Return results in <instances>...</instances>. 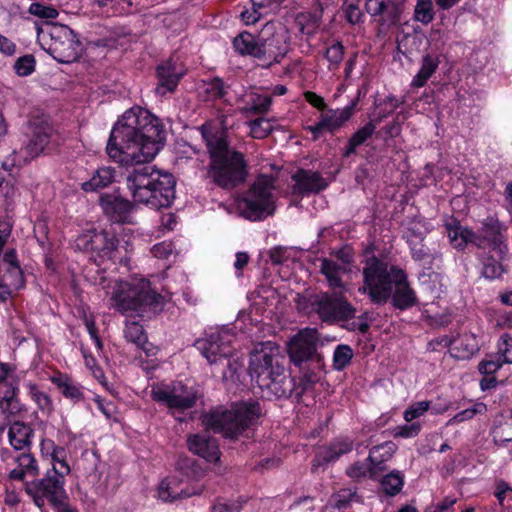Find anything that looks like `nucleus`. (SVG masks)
Here are the masks:
<instances>
[{
	"label": "nucleus",
	"mask_w": 512,
	"mask_h": 512,
	"mask_svg": "<svg viewBox=\"0 0 512 512\" xmlns=\"http://www.w3.org/2000/svg\"><path fill=\"white\" fill-rule=\"evenodd\" d=\"M235 101L243 104L241 111L247 115L265 113L271 105L270 96L260 95L252 90L245 91Z\"/></svg>",
	"instance_id": "26"
},
{
	"label": "nucleus",
	"mask_w": 512,
	"mask_h": 512,
	"mask_svg": "<svg viewBox=\"0 0 512 512\" xmlns=\"http://www.w3.org/2000/svg\"><path fill=\"white\" fill-rule=\"evenodd\" d=\"M344 48L341 43L337 42L327 48L325 58L329 62V69H338L340 63L343 60Z\"/></svg>",
	"instance_id": "49"
},
{
	"label": "nucleus",
	"mask_w": 512,
	"mask_h": 512,
	"mask_svg": "<svg viewBox=\"0 0 512 512\" xmlns=\"http://www.w3.org/2000/svg\"><path fill=\"white\" fill-rule=\"evenodd\" d=\"M274 179L259 176L246 195L238 202L241 214L249 220H260L275 211Z\"/></svg>",
	"instance_id": "9"
},
{
	"label": "nucleus",
	"mask_w": 512,
	"mask_h": 512,
	"mask_svg": "<svg viewBox=\"0 0 512 512\" xmlns=\"http://www.w3.org/2000/svg\"><path fill=\"white\" fill-rule=\"evenodd\" d=\"M415 19L423 24H428L433 20L431 0H418L415 6Z\"/></svg>",
	"instance_id": "48"
},
{
	"label": "nucleus",
	"mask_w": 512,
	"mask_h": 512,
	"mask_svg": "<svg viewBox=\"0 0 512 512\" xmlns=\"http://www.w3.org/2000/svg\"><path fill=\"white\" fill-rule=\"evenodd\" d=\"M185 74L181 64L169 60L157 68L158 85L155 89L158 95L164 96L173 92L181 77Z\"/></svg>",
	"instance_id": "21"
},
{
	"label": "nucleus",
	"mask_w": 512,
	"mask_h": 512,
	"mask_svg": "<svg viewBox=\"0 0 512 512\" xmlns=\"http://www.w3.org/2000/svg\"><path fill=\"white\" fill-rule=\"evenodd\" d=\"M247 125L250 128L249 135L255 139H264L274 129L272 120L263 117L251 120Z\"/></svg>",
	"instance_id": "41"
},
{
	"label": "nucleus",
	"mask_w": 512,
	"mask_h": 512,
	"mask_svg": "<svg viewBox=\"0 0 512 512\" xmlns=\"http://www.w3.org/2000/svg\"><path fill=\"white\" fill-rule=\"evenodd\" d=\"M224 129L226 125L221 130L211 124L200 128L210 154L209 177L222 188H232L244 180L245 162L241 153L229 149Z\"/></svg>",
	"instance_id": "3"
},
{
	"label": "nucleus",
	"mask_w": 512,
	"mask_h": 512,
	"mask_svg": "<svg viewBox=\"0 0 512 512\" xmlns=\"http://www.w3.org/2000/svg\"><path fill=\"white\" fill-rule=\"evenodd\" d=\"M294 192L306 194L318 192L326 188L327 183L317 172L300 170L294 176Z\"/></svg>",
	"instance_id": "25"
},
{
	"label": "nucleus",
	"mask_w": 512,
	"mask_h": 512,
	"mask_svg": "<svg viewBox=\"0 0 512 512\" xmlns=\"http://www.w3.org/2000/svg\"><path fill=\"white\" fill-rule=\"evenodd\" d=\"M182 478L179 475H170L164 478L158 485L157 497L164 502H172L177 498L190 494L182 486Z\"/></svg>",
	"instance_id": "29"
},
{
	"label": "nucleus",
	"mask_w": 512,
	"mask_h": 512,
	"mask_svg": "<svg viewBox=\"0 0 512 512\" xmlns=\"http://www.w3.org/2000/svg\"><path fill=\"white\" fill-rule=\"evenodd\" d=\"M353 442L348 438H337L329 445L322 447L317 454L319 464L337 461L341 456L351 452Z\"/></svg>",
	"instance_id": "27"
},
{
	"label": "nucleus",
	"mask_w": 512,
	"mask_h": 512,
	"mask_svg": "<svg viewBox=\"0 0 512 512\" xmlns=\"http://www.w3.org/2000/svg\"><path fill=\"white\" fill-rule=\"evenodd\" d=\"M282 358L276 343L261 342L251 351L248 367L249 375L258 387L277 398L286 397L291 392Z\"/></svg>",
	"instance_id": "4"
},
{
	"label": "nucleus",
	"mask_w": 512,
	"mask_h": 512,
	"mask_svg": "<svg viewBox=\"0 0 512 512\" xmlns=\"http://www.w3.org/2000/svg\"><path fill=\"white\" fill-rule=\"evenodd\" d=\"M357 498L356 489L345 488L333 495L334 506L339 509H346L350 503Z\"/></svg>",
	"instance_id": "50"
},
{
	"label": "nucleus",
	"mask_w": 512,
	"mask_h": 512,
	"mask_svg": "<svg viewBox=\"0 0 512 512\" xmlns=\"http://www.w3.org/2000/svg\"><path fill=\"white\" fill-rule=\"evenodd\" d=\"M444 227L450 244L457 250H463L469 243L484 247L483 238L478 237L472 230L462 226L453 216L443 218Z\"/></svg>",
	"instance_id": "20"
},
{
	"label": "nucleus",
	"mask_w": 512,
	"mask_h": 512,
	"mask_svg": "<svg viewBox=\"0 0 512 512\" xmlns=\"http://www.w3.org/2000/svg\"><path fill=\"white\" fill-rule=\"evenodd\" d=\"M16 466L9 471V478L23 481L26 476L35 477L39 474V466L32 454L23 452L14 458Z\"/></svg>",
	"instance_id": "28"
},
{
	"label": "nucleus",
	"mask_w": 512,
	"mask_h": 512,
	"mask_svg": "<svg viewBox=\"0 0 512 512\" xmlns=\"http://www.w3.org/2000/svg\"><path fill=\"white\" fill-rule=\"evenodd\" d=\"M365 8L372 17H379L382 31L397 25L401 20L402 7L395 0H366Z\"/></svg>",
	"instance_id": "19"
},
{
	"label": "nucleus",
	"mask_w": 512,
	"mask_h": 512,
	"mask_svg": "<svg viewBox=\"0 0 512 512\" xmlns=\"http://www.w3.org/2000/svg\"><path fill=\"white\" fill-rule=\"evenodd\" d=\"M439 66V60L436 56L425 55L418 73L414 76L411 85L414 87H422L427 80L433 75Z\"/></svg>",
	"instance_id": "38"
},
{
	"label": "nucleus",
	"mask_w": 512,
	"mask_h": 512,
	"mask_svg": "<svg viewBox=\"0 0 512 512\" xmlns=\"http://www.w3.org/2000/svg\"><path fill=\"white\" fill-rule=\"evenodd\" d=\"M86 367L92 372V375L101 383L104 384L105 376L101 368L96 365V360L91 355L83 352Z\"/></svg>",
	"instance_id": "61"
},
{
	"label": "nucleus",
	"mask_w": 512,
	"mask_h": 512,
	"mask_svg": "<svg viewBox=\"0 0 512 512\" xmlns=\"http://www.w3.org/2000/svg\"><path fill=\"white\" fill-rule=\"evenodd\" d=\"M14 68L19 76H28L34 71L35 59L31 55L20 57L16 61Z\"/></svg>",
	"instance_id": "56"
},
{
	"label": "nucleus",
	"mask_w": 512,
	"mask_h": 512,
	"mask_svg": "<svg viewBox=\"0 0 512 512\" xmlns=\"http://www.w3.org/2000/svg\"><path fill=\"white\" fill-rule=\"evenodd\" d=\"M319 337L316 329L300 330L288 343V354L295 366H301L316 353Z\"/></svg>",
	"instance_id": "18"
},
{
	"label": "nucleus",
	"mask_w": 512,
	"mask_h": 512,
	"mask_svg": "<svg viewBox=\"0 0 512 512\" xmlns=\"http://www.w3.org/2000/svg\"><path fill=\"white\" fill-rule=\"evenodd\" d=\"M259 415L258 403H241L231 410L212 411L204 417L203 423L208 429L221 433L226 438H235L254 424Z\"/></svg>",
	"instance_id": "6"
},
{
	"label": "nucleus",
	"mask_w": 512,
	"mask_h": 512,
	"mask_svg": "<svg viewBox=\"0 0 512 512\" xmlns=\"http://www.w3.org/2000/svg\"><path fill=\"white\" fill-rule=\"evenodd\" d=\"M234 340L235 335L231 329L222 328L197 340L195 345L208 363L214 365L234 357V348L232 347Z\"/></svg>",
	"instance_id": "12"
},
{
	"label": "nucleus",
	"mask_w": 512,
	"mask_h": 512,
	"mask_svg": "<svg viewBox=\"0 0 512 512\" xmlns=\"http://www.w3.org/2000/svg\"><path fill=\"white\" fill-rule=\"evenodd\" d=\"M430 228L427 223L422 221H415L411 224L406 232V239L409 245L413 243L420 244L426 235L429 233Z\"/></svg>",
	"instance_id": "46"
},
{
	"label": "nucleus",
	"mask_w": 512,
	"mask_h": 512,
	"mask_svg": "<svg viewBox=\"0 0 512 512\" xmlns=\"http://www.w3.org/2000/svg\"><path fill=\"white\" fill-rule=\"evenodd\" d=\"M313 310L323 321H345L354 317L355 308L342 296L323 293L312 301Z\"/></svg>",
	"instance_id": "14"
},
{
	"label": "nucleus",
	"mask_w": 512,
	"mask_h": 512,
	"mask_svg": "<svg viewBox=\"0 0 512 512\" xmlns=\"http://www.w3.org/2000/svg\"><path fill=\"white\" fill-rule=\"evenodd\" d=\"M484 247L489 249L482 256V275L490 280L497 279L504 273L502 260L508 252L507 239L501 232V225L493 222L486 225L483 231Z\"/></svg>",
	"instance_id": "10"
},
{
	"label": "nucleus",
	"mask_w": 512,
	"mask_h": 512,
	"mask_svg": "<svg viewBox=\"0 0 512 512\" xmlns=\"http://www.w3.org/2000/svg\"><path fill=\"white\" fill-rule=\"evenodd\" d=\"M429 409V401L415 402L404 411L403 417L406 422H412L413 420L423 416Z\"/></svg>",
	"instance_id": "51"
},
{
	"label": "nucleus",
	"mask_w": 512,
	"mask_h": 512,
	"mask_svg": "<svg viewBox=\"0 0 512 512\" xmlns=\"http://www.w3.org/2000/svg\"><path fill=\"white\" fill-rule=\"evenodd\" d=\"M0 408L3 412L11 414L18 410V402L15 398L14 388L5 383L0 384Z\"/></svg>",
	"instance_id": "43"
},
{
	"label": "nucleus",
	"mask_w": 512,
	"mask_h": 512,
	"mask_svg": "<svg viewBox=\"0 0 512 512\" xmlns=\"http://www.w3.org/2000/svg\"><path fill=\"white\" fill-rule=\"evenodd\" d=\"M345 474L353 481H360L365 478L375 479L379 472L366 458L364 461H355L348 465Z\"/></svg>",
	"instance_id": "35"
},
{
	"label": "nucleus",
	"mask_w": 512,
	"mask_h": 512,
	"mask_svg": "<svg viewBox=\"0 0 512 512\" xmlns=\"http://www.w3.org/2000/svg\"><path fill=\"white\" fill-rule=\"evenodd\" d=\"M46 459H48L52 465L51 469L47 471L59 473L60 475H68L70 473L71 468L67 463V452L65 448L60 446Z\"/></svg>",
	"instance_id": "42"
},
{
	"label": "nucleus",
	"mask_w": 512,
	"mask_h": 512,
	"mask_svg": "<svg viewBox=\"0 0 512 512\" xmlns=\"http://www.w3.org/2000/svg\"><path fill=\"white\" fill-rule=\"evenodd\" d=\"M63 395L73 401H79L82 398L80 387L68 377H58L54 380Z\"/></svg>",
	"instance_id": "45"
},
{
	"label": "nucleus",
	"mask_w": 512,
	"mask_h": 512,
	"mask_svg": "<svg viewBox=\"0 0 512 512\" xmlns=\"http://www.w3.org/2000/svg\"><path fill=\"white\" fill-rule=\"evenodd\" d=\"M31 15L41 19H55L58 16V10L52 6H46L40 3H32L28 9Z\"/></svg>",
	"instance_id": "53"
},
{
	"label": "nucleus",
	"mask_w": 512,
	"mask_h": 512,
	"mask_svg": "<svg viewBox=\"0 0 512 512\" xmlns=\"http://www.w3.org/2000/svg\"><path fill=\"white\" fill-rule=\"evenodd\" d=\"M264 9H260L257 6L253 5V9L243 11L241 13V18L246 25H251L256 23L260 17L267 13V11H263Z\"/></svg>",
	"instance_id": "62"
},
{
	"label": "nucleus",
	"mask_w": 512,
	"mask_h": 512,
	"mask_svg": "<svg viewBox=\"0 0 512 512\" xmlns=\"http://www.w3.org/2000/svg\"><path fill=\"white\" fill-rule=\"evenodd\" d=\"M211 512H239V506L230 502L217 501L211 506Z\"/></svg>",
	"instance_id": "64"
},
{
	"label": "nucleus",
	"mask_w": 512,
	"mask_h": 512,
	"mask_svg": "<svg viewBox=\"0 0 512 512\" xmlns=\"http://www.w3.org/2000/svg\"><path fill=\"white\" fill-rule=\"evenodd\" d=\"M503 365L500 357L485 359L479 363V371L485 375H492Z\"/></svg>",
	"instance_id": "60"
},
{
	"label": "nucleus",
	"mask_w": 512,
	"mask_h": 512,
	"mask_svg": "<svg viewBox=\"0 0 512 512\" xmlns=\"http://www.w3.org/2000/svg\"><path fill=\"white\" fill-rule=\"evenodd\" d=\"M151 397L172 410H185L194 406L197 391L182 382L157 383L151 387Z\"/></svg>",
	"instance_id": "11"
},
{
	"label": "nucleus",
	"mask_w": 512,
	"mask_h": 512,
	"mask_svg": "<svg viewBox=\"0 0 512 512\" xmlns=\"http://www.w3.org/2000/svg\"><path fill=\"white\" fill-rule=\"evenodd\" d=\"M359 2V0H347L344 3V12L351 24L359 23L362 19L363 14L359 7Z\"/></svg>",
	"instance_id": "55"
},
{
	"label": "nucleus",
	"mask_w": 512,
	"mask_h": 512,
	"mask_svg": "<svg viewBox=\"0 0 512 512\" xmlns=\"http://www.w3.org/2000/svg\"><path fill=\"white\" fill-rule=\"evenodd\" d=\"M421 424L419 422H412L410 424L396 426L392 429L391 433L395 438H412L419 434Z\"/></svg>",
	"instance_id": "54"
},
{
	"label": "nucleus",
	"mask_w": 512,
	"mask_h": 512,
	"mask_svg": "<svg viewBox=\"0 0 512 512\" xmlns=\"http://www.w3.org/2000/svg\"><path fill=\"white\" fill-rule=\"evenodd\" d=\"M288 39V32L284 27L275 29L270 24L264 27L260 39V60H263V66L279 62L287 54Z\"/></svg>",
	"instance_id": "13"
},
{
	"label": "nucleus",
	"mask_w": 512,
	"mask_h": 512,
	"mask_svg": "<svg viewBox=\"0 0 512 512\" xmlns=\"http://www.w3.org/2000/svg\"><path fill=\"white\" fill-rule=\"evenodd\" d=\"M75 246L82 251L95 252L101 258L117 260L116 240L106 231H85L75 239Z\"/></svg>",
	"instance_id": "16"
},
{
	"label": "nucleus",
	"mask_w": 512,
	"mask_h": 512,
	"mask_svg": "<svg viewBox=\"0 0 512 512\" xmlns=\"http://www.w3.org/2000/svg\"><path fill=\"white\" fill-rule=\"evenodd\" d=\"M93 400L107 419H115L116 406L113 402L105 401L98 395H95Z\"/></svg>",
	"instance_id": "59"
},
{
	"label": "nucleus",
	"mask_w": 512,
	"mask_h": 512,
	"mask_svg": "<svg viewBox=\"0 0 512 512\" xmlns=\"http://www.w3.org/2000/svg\"><path fill=\"white\" fill-rule=\"evenodd\" d=\"M51 127L44 120H31L27 128L28 142L22 152L23 160L14 159V164L23 165L38 157L49 143Z\"/></svg>",
	"instance_id": "17"
},
{
	"label": "nucleus",
	"mask_w": 512,
	"mask_h": 512,
	"mask_svg": "<svg viewBox=\"0 0 512 512\" xmlns=\"http://www.w3.org/2000/svg\"><path fill=\"white\" fill-rule=\"evenodd\" d=\"M161 296L153 291L148 280L132 277L117 281L110 297L111 306L121 313L137 311L144 306L158 304Z\"/></svg>",
	"instance_id": "7"
},
{
	"label": "nucleus",
	"mask_w": 512,
	"mask_h": 512,
	"mask_svg": "<svg viewBox=\"0 0 512 512\" xmlns=\"http://www.w3.org/2000/svg\"><path fill=\"white\" fill-rule=\"evenodd\" d=\"M66 476L46 471L43 478L26 482L25 491L39 508L49 504L61 512H75L68 505V495L65 490Z\"/></svg>",
	"instance_id": "8"
},
{
	"label": "nucleus",
	"mask_w": 512,
	"mask_h": 512,
	"mask_svg": "<svg viewBox=\"0 0 512 512\" xmlns=\"http://www.w3.org/2000/svg\"><path fill=\"white\" fill-rule=\"evenodd\" d=\"M100 205L105 215H107L113 222L128 221L129 214L133 208L130 201L116 194L101 195Z\"/></svg>",
	"instance_id": "22"
},
{
	"label": "nucleus",
	"mask_w": 512,
	"mask_h": 512,
	"mask_svg": "<svg viewBox=\"0 0 512 512\" xmlns=\"http://www.w3.org/2000/svg\"><path fill=\"white\" fill-rule=\"evenodd\" d=\"M484 411H486V405L483 403L475 404L472 408H468L457 413L447 422V425H454L456 423L472 419L476 414L483 413Z\"/></svg>",
	"instance_id": "52"
},
{
	"label": "nucleus",
	"mask_w": 512,
	"mask_h": 512,
	"mask_svg": "<svg viewBox=\"0 0 512 512\" xmlns=\"http://www.w3.org/2000/svg\"><path fill=\"white\" fill-rule=\"evenodd\" d=\"M199 93L205 95V100H214L226 96L228 91L225 89L222 80L216 78L209 82H204L199 87Z\"/></svg>",
	"instance_id": "44"
},
{
	"label": "nucleus",
	"mask_w": 512,
	"mask_h": 512,
	"mask_svg": "<svg viewBox=\"0 0 512 512\" xmlns=\"http://www.w3.org/2000/svg\"><path fill=\"white\" fill-rule=\"evenodd\" d=\"M29 392L32 399L37 403L40 409L49 410L51 407V401L49 397L42 391H40L35 385L29 384Z\"/></svg>",
	"instance_id": "58"
},
{
	"label": "nucleus",
	"mask_w": 512,
	"mask_h": 512,
	"mask_svg": "<svg viewBox=\"0 0 512 512\" xmlns=\"http://www.w3.org/2000/svg\"><path fill=\"white\" fill-rule=\"evenodd\" d=\"M164 142L165 130L160 119L144 108L133 107L114 125L106 147L115 162L133 167L126 176L133 201L152 209L168 207L175 198L174 176L145 165L155 158Z\"/></svg>",
	"instance_id": "1"
},
{
	"label": "nucleus",
	"mask_w": 512,
	"mask_h": 512,
	"mask_svg": "<svg viewBox=\"0 0 512 512\" xmlns=\"http://www.w3.org/2000/svg\"><path fill=\"white\" fill-rule=\"evenodd\" d=\"M381 488L386 495L395 496L403 488L404 475L394 470L391 473L385 475L380 481Z\"/></svg>",
	"instance_id": "40"
},
{
	"label": "nucleus",
	"mask_w": 512,
	"mask_h": 512,
	"mask_svg": "<svg viewBox=\"0 0 512 512\" xmlns=\"http://www.w3.org/2000/svg\"><path fill=\"white\" fill-rule=\"evenodd\" d=\"M233 46L242 55H250L260 60V42L248 32L240 33L235 37Z\"/></svg>",
	"instance_id": "37"
},
{
	"label": "nucleus",
	"mask_w": 512,
	"mask_h": 512,
	"mask_svg": "<svg viewBox=\"0 0 512 512\" xmlns=\"http://www.w3.org/2000/svg\"><path fill=\"white\" fill-rule=\"evenodd\" d=\"M0 300L5 302L24 287L23 272L19 266L15 250L5 252L0 258Z\"/></svg>",
	"instance_id": "15"
},
{
	"label": "nucleus",
	"mask_w": 512,
	"mask_h": 512,
	"mask_svg": "<svg viewBox=\"0 0 512 512\" xmlns=\"http://www.w3.org/2000/svg\"><path fill=\"white\" fill-rule=\"evenodd\" d=\"M397 451V445L392 441L384 442L370 449L367 460L374 464L380 473L385 470V463L389 461Z\"/></svg>",
	"instance_id": "33"
},
{
	"label": "nucleus",
	"mask_w": 512,
	"mask_h": 512,
	"mask_svg": "<svg viewBox=\"0 0 512 512\" xmlns=\"http://www.w3.org/2000/svg\"><path fill=\"white\" fill-rule=\"evenodd\" d=\"M376 130V124L369 122L358 129L348 141V146L344 152V156H349L356 151V148L362 145L370 138Z\"/></svg>",
	"instance_id": "39"
},
{
	"label": "nucleus",
	"mask_w": 512,
	"mask_h": 512,
	"mask_svg": "<svg viewBox=\"0 0 512 512\" xmlns=\"http://www.w3.org/2000/svg\"><path fill=\"white\" fill-rule=\"evenodd\" d=\"M500 359L503 363H512V338L504 335L498 343Z\"/></svg>",
	"instance_id": "57"
},
{
	"label": "nucleus",
	"mask_w": 512,
	"mask_h": 512,
	"mask_svg": "<svg viewBox=\"0 0 512 512\" xmlns=\"http://www.w3.org/2000/svg\"><path fill=\"white\" fill-rule=\"evenodd\" d=\"M151 252L156 258L166 259L172 253V245L168 242H161L155 244L152 247Z\"/></svg>",
	"instance_id": "63"
},
{
	"label": "nucleus",
	"mask_w": 512,
	"mask_h": 512,
	"mask_svg": "<svg viewBox=\"0 0 512 512\" xmlns=\"http://www.w3.org/2000/svg\"><path fill=\"white\" fill-rule=\"evenodd\" d=\"M320 262V271L325 276L329 286L344 289L345 285L342 281V275L346 273V267L327 258L321 259Z\"/></svg>",
	"instance_id": "34"
},
{
	"label": "nucleus",
	"mask_w": 512,
	"mask_h": 512,
	"mask_svg": "<svg viewBox=\"0 0 512 512\" xmlns=\"http://www.w3.org/2000/svg\"><path fill=\"white\" fill-rule=\"evenodd\" d=\"M353 357V351L348 345H338L333 354V367L341 371L350 362Z\"/></svg>",
	"instance_id": "47"
},
{
	"label": "nucleus",
	"mask_w": 512,
	"mask_h": 512,
	"mask_svg": "<svg viewBox=\"0 0 512 512\" xmlns=\"http://www.w3.org/2000/svg\"><path fill=\"white\" fill-rule=\"evenodd\" d=\"M32 436V428L23 422H14L9 427V443L15 450L29 449Z\"/></svg>",
	"instance_id": "32"
},
{
	"label": "nucleus",
	"mask_w": 512,
	"mask_h": 512,
	"mask_svg": "<svg viewBox=\"0 0 512 512\" xmlns=\"http://www.w3.org/2000/svg\"><path fill=\"white\" fill-rule=\"evenodd\" d=\"M357 103L358 100L355 99L342 109H330L322 113V124H326V130L332 132L347 122L353 115Z\"/></svg>",
	"instance_id": "31"
},
{
	"label": "nucleus",
	"mask_w": 512,
	"mask_h": 512,
	"mask_svg": "<svg viewBox=\"0 0 512 512\" xmlns=\"http://www.w3.org/2000/svg\"><path fill=\"white\" fill-rule=\"evenodd\" d=\"M125 339L143 350L148 356L154 355L156 348L148 342L147 335L141 324L127 320L124 328Z\"/></svg>",
	"instance_id": "30"
},
{
	"label": "nucleus",
	"mask_w": 512,
	"mask_h": 512,
	"mask_svg": "<svg viewBox=\"0 0 512 512\" xmlns=\"http://www.w3.org/2000/svg\"><path fill=\"white\" fill-rule=\"evenodd\" d=\"M187 442L189 450L207 462L216 463L220 459L219 447L214 439L195 434L190 436Z\"/></svg>",
	"instance_id": "24"
},
{
	"label": "nucleus",
	"mask_w": 512,
	"mask_h": 512,
	"mask_svg": "<svg viewBox=\"0 0 512 512\" xmlns=\"http://www.w3.org/2000/svg\"><path fill=\"white\" fill-rule=\"evenodd\" d=\"M37 38L43 48L60 63H72L82 53V44L72 29L66 25L46 23L37 28Z\"/></svg>",
	"instance_id": "5"
},
{
	"label": "nucleus",
	"mask_w": 512,
	"mask_h": 512,
	"mask_svg": "<svg viewBox=\"0 0 512 512\" xmlns=\"http://www.w3.org/2000/svg\"><path fill=\"white\" fill-rule=\"evenodd\" d=\"M363 282L359 292L368 294L373 303H385L392 293L393 286L392 301L395 307L404 310L416 303V295L410 288L404 272L395 267L389 268L386 263L375 257L366 260Z\"/></svg>",
	"instance_id": "2"
},
{
	"label": "nucleus",
	"mask_w": 512,
	"mask_h": 512,
	"mask_svg": "<svg viewBox=\"0 0 512 512\" xmlns=\"http://www.w3.org/2000/svg\"><path fill=\"white\" fill-rule=\"evenodd\" d=\"M115 179V170L111 167L99 168L89 181L82 183V189L86 192H93L111 184Z\"/></svg>",
	"instance_id": "36"
},
{
	"label": "nucleus",
	"mask_w": 512,
	"mask_h": 512,
	"mask_svg": "<svg viewBox=\"0 0 512 512\" xmlns=\"http://www.w3.org/2000/svg\"><path fill=\"white\" fill-rule=\"evenodd\" d=\"M441 342L450 347L451 355L457 359H469L480 349L477 335L471 332L459 334L453 340L445 338Z\"/></svg>",
	"instance_id": "23"
}]
</instances>
